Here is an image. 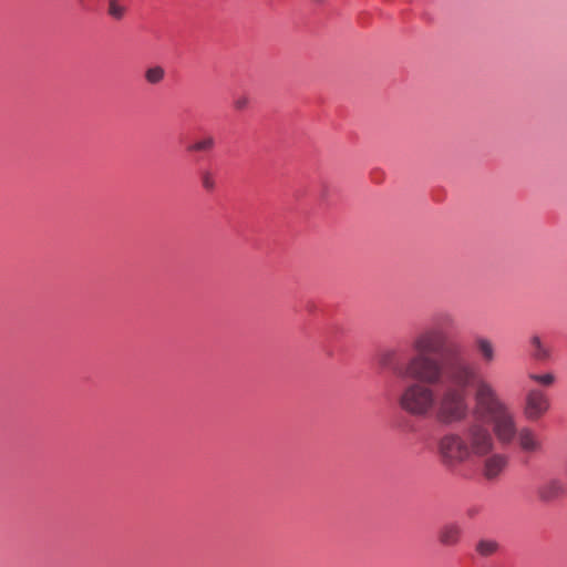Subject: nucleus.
Here are the masks:
<instances>
[{
  "label": "nucleus",
  "instance_id": "obj_1",
  "mask_svg": "<svg viewBox=\"0 0 567 567\" xmlns=\"http://www.w3.org/2000/svg\"><path fill=\"white\" fill-rule=\"evenodd\" d=\"M475 378V361L458 350L446 365V382L441 386L411 382L396 394L398 406L413 417L433 415L441 425L466 422L472 413L471 384Z\"/></svg>",
  "mask_w": 567,
  "mask_h": 567
},
{
  "label": "nucleus",
  "instance_id": "obj_2",
  "mask_svg": "<svg viewBox=\"0 0 567 567\" xmlns=\"http://www.w3.org/2000/svg\"><path fill=\"white\" fill-rule=\"evenodd\" d=\"M455 327V318L450 312H440L433 317V324L421 330L411 341L412 352L405 358L401 371L406 383L419 382L434 386L446 382V365L453 353L458 350L465 354L460 343H447V331Z\"/></svg>",
  "mask_w": 567,
  "mask_h": 567
},
{
  "label": "nucleus",
  "instance_id": "obj_3",
  "mask_svg": "<svg viewBox=\"0 0 567 567\" xmlns=\"http://www.w3.org/2000/svg\"><path fill=\"white\" fill-rule=\"evenodd\" d=\"M495 439L491 429L478 421L468 423L462 432H447L437 441V453L450 468L481 461L494 452Z\"/></svg>",
  "mask_w": 567,
  "mask_h": 567
},
{
  "label": "nucleus",
  "instance_id": "obj_4",
  "mask_svg": "<svg viewBox=\"0 0 567 567\" xmlns=\"http://www.w3.org/2000/svg\"><path fill=\"white\" fill-rule=\"evenodd\" d=\"M474 390V408L472 411L481 420H491L494 416L509 409L495 385L488 381L475 362V378L471 384Z\"/></svg>",
  "mask_w": 567,
  "mask_h": 567
},
{
  "label": "nucleus",
  "instance_id": "obj_5",
  "mask_svg": "<svg viewBox=\"0 0 567 567\" xmlns=\"http://www.w3.org/2000/svg\"><path fill=\"white\" fill-rule=\"evenodd\" d=\"M491 432L494 439H496L501 445H513L520 426H518L516 416L512 409H507L506 411L491 419Z\"/></svg>",
  "mask_w": 567,
  "mask_h": 567
},
{
  "label": "nucleus",
  "instance_id": "obj_6",
  "mask_svg": "<svg viewBox=\"0 0 567 567\" xmlns=\"http://www.w3.org/2000/svg\"><path fill=\"white\" fill-rule=\"evenodd\" d=\"M550 409L548 395L538 388L528 389L524 396L523 415L527 421L540 420Z\"/></svg>",
  "mask_w": 567,
  "mask_h": 567
},
{
  "label": "nucleus",
  "instance_id": "obj_7",
  "mask_svg": "<svg viewBox=\"0 0 567 567\" xmlns=\"http://www.w3.org/2000/svg\"><path fill=\"white\" fill-rule=\"evenodd\" d=\"M514 443L518 450L525 454H537L544 450L540 435L528 425H522L519 427Z\"/></svg>",
  "mask_w": 567,
  "mask_h": 567
},
{
  "label": "nucleus",
  "instance_id": "obj_8",
  "mask_svg": "<svg viewBox=\"0 0 567 567\" xmlns=\"http://www.w3.org/2000/svg\"><path fill=\"white\" fill-rule=\"evenodd\" d=\"M378 362L381 368L389 370L398 379H404L405 373H403L401 369H403L404 367L405 359H400L398 350L384 349L380 351V353L378 354Z\"/></svg>",
  "mask_w": 567,
  "mask_h": 567
},
{
  "label": "nucleus",
  "instance_id": "obj_9",
  "mask_svg": "<svg viewBox=\"0 0 567 567\" xmlns=\"http://www.w3.org/2000/svg\"><path fill=\"white\" fill-rule=\"evenodd\" d=\"M483 476L488 481L497 480L507 466V457L501 453L492 452L488 456L484 457Z\"/></svg>",
  "mask_w": 567,
  "mask_h": 567
},
{
  "label": "nucleus",
  "instance_id": "obj_10",
  "mask_svg": "<svg viewBox=\"0 0 567 567\" xmlns=\"http://www.w3.org/2000/svg\"><path fill=\"white\" fill-rule=\"evenodd\" d=\"M566 493L564 483L559 478H549L542 483L536 491L540 502L550 503Z\"/></svg>",
  "mask_w": 567,
  "mask_h": 567
},
{
  "label": "nucleus",
  "instance_id": "obj_11",
  "mask_svg": "<svg viewBox=\"0 0 567 567\" xmlns=\"http://www.w3.org/2000/svg\"><path fill=\"white\" fill-rule=\"evenodd\" d=\"M474 348L485 364H491L496 360V347L491 339L477 336L474 339Z\"/></svg>",
  "mask_w": 567,
  "mask_h": 567
},
{
  "label": "nucleus",
  "instance_id": "obj_12",
  "mask_svg": "<svg viewBox=\"0 0 567 567\" xmlns=\"http://www.w3.org/2000/svg\"><path fill=\"white\" fill-rule=\"evenodd\" d=\"M529 353L537 362H548L551 359V346L538 336H533L529 341Z\"/></svg>",
  "mask_w": 567,
  "mask_h": 567
},
{
  "label": "nucleus",
  "instance_id": "obj_13",
  "mask_svg": "<svg viewBox=\"0 0 567 567\" xmlns=\"http://www.w3.org/2000/svg\"><path fill=\"white\" fill-rule=\"evenodd\" d=\"M462 535V528L456 523H449L442 526L439 532V540L444 546H455L458 544Z\"/></svg>",
  "mask_w": 567,
  "mask_h": 567
},
{
  "label": "nucleus",
  "instance_id": "obj_14",
  "mask_svg": "<svg viewBox=\"0 0 567 567\" xmlns=\"http://www.w3.org/2000/svg\"><path fill=\"white\" fill-rule=\"evenodd\" d=\"M499 543L491 538H482L475 545L476 553L483 558L496 555L499 551Z\"/></svg>",
  "mask_w": 567,
  "mask_h": 567
},
{
  "label": "nucleus",
  "instance_id": "obj_15",
  "mask_svg": "<svg viewBox=\"0 0 567 567\" xmlns=\"http://www.w3.org/2000/svg\"><path fill=\"white\" fill-rule=\"evenodd\" d=\"M527 378H528V380H530L544 388H550L556 382V377L551 372H547V373H543V374L530 372V373H528Z\"/></svg>",
  "mask_w": 567,
  "mask_h": 567
},
{
  "label": "nucleus",
  "instance_id": "obj_16",
  "mask_svg": "<svg viewBox=\"0 0 567 567\" xmlns=\"http://www.w3.org/2000/svg\"><path fill=\"white\" fill-rule=\"evenodd\" d=\"M215 147V138L207 135L188 147L189 152H209Z\"/></svg>",
  "mask_w": 567,
  "mask_h": 567
},
{
  "label": "nucleus",
  "instance_id": "obj_17",
  "mask_svg": "<svg viewBox=\"0 0 567 567\" xmlns=\"http://www.w3.org/2000/svg\"><path fill=\"white\" fill-rule=\"evenodd\" d=\"M165 75V71L162 66H153L146 70L145 79L151 84L159 83Z\"/></svg>",
  "mask_w": 567,
  "mask_h": 567
},
{
  "label": "nucleus",
  "instance_id": "obj_18",
  "mask_svg": "<svg viewBox=\"0 0 567 567\" xmlns=\"http://www.w3.org/2000/svg\"><path fill=\"white\" fill-rule=\"evenodd\" d=\"M109 14L116 20H121L125 14V8L116 0H111L109 3Z\"/></svg>",
  "mask_w": 567,
  "mask_h": 567
},
{
  "label": "nucleus",
  "instance_id": "obj_19",
  "mask_svg": "<svg viewBox=\"0 0 567 567\" xmlns=\"http://www.w3.org/2000/svg\"><path fill=\"white\" fill-rule=\"evenodd\" d=\"M202 185L206 190H213L216 186L215 178L213 174L208 171L202 173L200 176Z\"/></svg>",
  "mask_w": 567,
  "mask_h": 567
},
{
  "label": "nucleus",
  "instance_id": "obj_20",
  "mask_svg": "<svg viewBox=\"0 0 567 567\" xmlns=\"http://www.w3.org/2000/svg\"><path fill=\"white\" fill-rule=\"evenodd\" d=\"M249 97L247 95H238L235 97L234 100V107L237 110V111H244L248 107L249 105Z\"/></svg>",
  "mask_w": 567,
  "mask_h": 567
}]
</instances>
